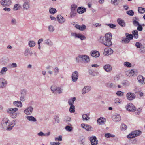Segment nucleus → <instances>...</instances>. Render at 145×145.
<instances>
[{
  "mask_svg": "<svg viewBox=\"0 0 145 145\" xmlns=\"http://www.w3.org/2000/svg\"><path fill=\"white\" fill-rule=\"evenodd\" d=\"M77 7V6L75 4H73L71 5V10L72 11H76V9Z\"/></svg>",
  "mask_w": 145,
  "mask_h": 145,
  "instance_id": "obj_43",
  "label": "nucleus"
},
{
  "mask_svg": "<svg viewBox=\"0 0 145 145\" xmlns=\"http://www.w3.org/2000/svg\"><path fill=\"white\" fill-rule=\"evenodd\" d=\"M65 129L67 131L69 132H71L73 128L71 126L67 125L65 127Z\"/></svg>",
  "mask_w": 145,
  "mask_h": 145,
  "instance_id": "obj_42",
  "label": "nucleus"
},
{
  "mask_svg": "<svg viewBox=\"0 0 145 145\" xmlns=\"http://www.w3.org/2000/svg\"><path fill=\"white\" fill-rule=\"evenodd\" d=\"M25 118L27 120L31 122H35L37 121L36 119L33 116L26 115L25 116Z\"/></svg>",
  "mask_w": 145,
  "mask_h": 145,
  "instance_id": "obj_23",
  "label": "nucleus"
},
{
  "mask_svg": "<svg viewBox=\"0 0 145 145\" xmlns=\"http://www.w3.org/2000/svg\"><path fill=\"white\" fill-rule=\"evenodd\" d=\"M69 110L70 113H74L75 112L74 106V105H70Z\"/></svg>",
  "mask_w": 145,
  "mask_h": 145,
  "instance_id": "obj_38",
  "label": "nucleus"
},
{
  "mask_svg": "<svg viewBox=\"0 0 145 145\" xmlns=\"http://www.w3.org/2000/svg\"><path fill=\"white\" fill-rule=\"evenodd\" d=\"M50 13L52 14H54L57 12L56 9L54 8H51L49 9Z\"/></svg>",
  "mask_w": 145,
  "mask_h": 145,
  "instance_id": "obj_37",
  "label": "nucleus"
},
{
  "mask_svg": "<svg viewBox=\"0 0 145 145\" xmlns=\"http://www.w3.org/2000/svg\"><path fill=\"white\" fill-rule=\"evenodd\" d=\"M76 13V11H71L70 15L71 17H74L75 16Z\"/></svg>",
  "mask_w": 145,
  "mask_h": 145,
  "instance_id": "obj_55",
  "label": "nucleus"
},
{
  "mask_svg": "<svg viewBox=\"0 0 145 145\" xmlns=\"http://www.w3.org/2000/svg\"><path fill=\"white\" fill-rule=\"evenodd\" d=\"M86 11V8L82 7H78L77 9V12L79 14H82Z\"/></svg>",
  "mask_w": 145,
  "mask_h": 145,
  "instance_id": "obj_24",
  "label": "nucleus"
},
{
  "mask_svg": "<svg viewBox=\"0 0 145 145\" xmlns=\"http://www.w3.org/2000/svg\"><path fill=\"white\" fill-rule=\"evenodd\" d=\"M126 97L127 99L129 100H132L135 97V95L133 93L129 92L126 94Z\"/></svg>",
  "mask_w": 145,
  "mask_h": 145,
  "instance_id": "obj_14",
  "label": "nucleus"
},
{
  "mask_svg": "<svg viewBox=\"0 0 145 145\" xmlns=\"http://www.w3.org/2000/svg\"><path fill=\"white\" fill-rule=\"evenodd\" d=\"M29 51V50L28 48H27L25 50L24 53V56H28Z\"/></svg>",
  "mask_w": 145,
  "mask_h": 145,
  "instance_id": "obj_59",
  "label": "nucleus"
},
{
  "mask_svg": "<svg viewBox=\"0 0 145 145\" xmlns=\"http://www.w3.org/2000/svg\"><path fill=\"white\" fill-rule=\"evenodd\" d=\"M57 20L60 24L63 23L65 21V19L60 15H58L57 17Z\"/></svg>",
  "mask_w": 145,
  "mask_h": 145,
  "instance_id": "obj_18",
  "label": "nucleus"
},
{
  "mask_svg": "<svg viewBox=\"0 0 145 145\" xmlns=\"http://www.w3.org/2000/svg\"><path fill=\"white\" fill-rule=\"evenodd\" d=\"M140 51L141 53L145 52V45L142 46L141 48L140 49Z\"/></svg>",
  "mask_w": 145,
  "mask_h": 145,
  "instance_id": "obj_57",
  "label": "nucleus"
},
{
  "mask_svg": "<svg viewBox=\"0 0 145 145\" xmlns=\"http://www.w3.org/2000/svg\"><path fill=\"white\" fill-rule=\"evenodd\" d=\"M105 40L107 42H105L103 41L105 39L103 37H100L99 40L100 42L107 46H111L112 44V42L111 41V39L112 38V35L111 33H106L105 35Z\"/></svg>",
  "mask_w": 145,
  "mask_h": 145,
  "instance_id": "obj_1",
  "label": "nucleus"
},
{
  "mask_svg": "<svg viewBox=\"0 0 145 145\" xmlns=\"http://www.w3.org/2000/svg\"><path fill=\"white\" fill-rule=\"evenodd\" d=\"M18 110V108H10L7 110V112L9 114L10 116L12 118L14 119L17 116V114L15 112L17 111Z\"/></svg>",
  "mask_w": 145,
  "mask_h": 145,
  "instance_id": "obj_2",
  "label": "nucleus"
},
{
  "mask_svg": "<svg viewBox=\"0 0 145 145\" xmlns=\"http://www.w3.org/2000/svg\"><path fill=\"white\" fill-rule=\"evenodd\" d=\"M75 27L77 29L81 31L84 30L86 28V26L84 25H82L81 26L78 25H76Z\"/></svg>",
  "mask_w": 145,
  "mask_h": 145,
  "instance_id": "obj_28",
  "label": "nucleus"
},
{
  "mask_svg": "<svg viewBox=\"0 0 145 145\" xmlns=\"http://www.w3.org/2000/svg\"><path fill=\"white\" fill-rule=\"evenodd\" d=\"M127 127L126 125L123 123L122 124L121 126V130L124 131L126 129Z\"/></svg>",
  "mask_w": 145,
  "mask_h": 145,
  "instance_id": "obj_51",
  "label": "nucleus"
},
{
  "mask_svg": "<svg viewBox=\"0 0 145 145\" xmlns=\"http://www.w3.org/2000/svg\"><path fill=\"white\" fill-rule=\"evenodd\" d=\"M90 119V118L86 114H83L82 115V120L87 121Z\"/></svg>",
  "mask_w": 145,
  "mask_h": 145,
  "instance_id": "obj_39",
  "label": "nucleus"
},
{
  "mask_svg": "<svg viewBox=\"0 0 145 145\" xmlns=\"http://www.w3.org/2000/svg\"><path fill=\"white\" fill-rule=\"evenodd\" d=\"M112 119L114 121L117 122L120 121L121 118L119 115H114L112 116Z\"/></svg>",
  "mask_w": 145,
  "mask_h": 145,
  "instance_id": "obj_19",
  "label": "nucleus"
},
{
  "mask_svg": "<svg viewBox=\"0 0 145 145\" xmlns=\"http://www.w3.org/2000/svg\"><path fill=\"white\" fill-rule=\"evenodd\" d=\"M53 70L54 75L55 76L57 75L59 73V69L57 67H55L53 69Z\"/></svg>",
  "mask_w": 145,
  "mask_h": 145,
  "instance_id": "obj_36",
  "label": "nucleus"
},
{
  "mask_svg": "<svg viewBox=\"0 0 145 145\" xmlns=\"http://www.w3.org/2000/svg\"><path fill=\"white\" fill-rule=\"evenodd\" d=\"M120 3V0H111V3L114 6L118 5Z\"/></svg>",
  "mask_w": 145,
  "mask_h": 145,
  "instance_id": "obj_31",
  "label": "nucleus"
},
{
  "mask_svg": "<svg viewBox=\"0 0 145 145\" xmlns=\"http://www.w3.org/2000/svg\"><path fill=\"white\" fill-rule=\"evenodd\" d=\"M124 65L128 67H130L131 66V64L129 62H124L123 64Z\"/></svg>",
  "mask_w": 145,
  "mask_h": 145,
  "instance_id": "obj_50",
  "label": "nucleus"
},
{
  "mask_svg": "<svg viewBox=\"0 0 145 145\" xmlns=\"http://www.w3.org/2000/svg\"><path fill=\"white\" fill-rule=\"evenodd\" d=\"M91 56L93 57H97L100 56V54L99 52L97 51H92L91 52Z\"/></svg>",
  "mask_w": 145,
  "mask_h": 145,
  "instance_id": "obj_22",
  "label": "nucleus"
},
{
  "mask_svg": "<svg viewBox=\"0 0 145 145\" xmlns=\"http://www.w3.org/2000/svg\"><path fill=\"white\" fill-rule=\"evenodd\" d=\"M8 71V69L6 67H3L2 69L0 71V75H5Z\"/></svg>",
  "mask_w": 145,
  "mask_h": 145,
  "instance_id": "obj_27",
  "label": "nucleus"
},
{
  "mask_svg": "<svg viewBox=\"0 0 145 145\" xmlns=\"http://www.w3.org/2000/svg\"><path fill=\"white\" fill-rule=\"evenodd\" d=\"M132 33L133 34V37L137 39L138 37V32L137 30H134L133 31Z\"/></svg>",
  "mask_w": 145,
  "mask_h": 145,
  "instance_id": "obj_32",
  "label": "nucleus"
},
{
  "mask_svg": "<svg viewBox=\"0 0 145 145\" xmlns=\"http://www.w3.org/2000/svg\"><path fill=\"white\" fill-rule=\"evenodd\" d=\"M105 121L106 120L105 118L100 117L98 119L97 121L99 124L102 125L103 124Z\"/></svg>",
  "mask_w": 145,
  "mask_h": 145,
  "instance_id": "obj_29",
  "label": "nucleus"
},
{
  "mask_svg": "<svg viewBox=\"0 0 145 145\" xmlns=\"http://www.w3.org/2000/svg\"><path fill=\"white\" fill-rule=\"evenodd\" d=\"M55 141H61L62 140V136L60 135L57 137H55Z\"/></svg>",
  "mask_w": 145,
  "mask_h": 145,
  "instance_id": "obj_63",
  "label": "nucleus"
},
{
  "mask_svg": "<svg viewBox=\"0 0 145 145\" xmlns=\"http://www.w3.org/2000/svg\"><path fill=\"white\" fill-rule=\"evenodd\" d=\"M127 13L130 16H133L134 14V12L133 11L130 10L127 12Z\"/></svg>",
  "mask_w": 145,
  "mask_h": 145,
  "instance_id": "obj_60",
  "label": "nucleus"
},
{
  "mask_svg": "<svg viewBox=\"0 0 145 145\" xmlns=\"http://www.w3.org/2000/svg\"><path fill=\"white\" fill-rule=\"evenodd\" d=\"M78 72L77 71H75L72 72L71 78L73 82H75L77 81L78 79Z\"/></svg>",
  "mask_w": 145,
  "mask_h": 145,
  "instance_id": "obj_6",
  "label": "nucleus"
},
{
  "mask_svg": "<svg viewBox=\"0 0 145 145\" xmlns=\"http://www.w3.org/2000/svg\"><path fill=\"white\" fill-rule=\"evenodd\" d=\"M105 137L108 138L110 137H115V135H111L110 133H106L105 134Z\"/></svg>",
  "mask_w": 145,
  "mask_h": 145,
  "instance_id": "obj_52",
  "label": "nucleus"
},
{
  "mask_svg": "<svg viewBox=\"0 0 145 145\" xmlns=\"http://www.w3.org/2000/svg\"><path fill=\"white\" fill-rule=\"evenodd\" d=\"M10 0H2L0 1L1 5L3 7L8 6L11 4Z\"/></svg>",
  "mask_w": 145,
  "mask_h": 145,
  "instance_id": "obj_7",
  "label": "nucleus"
},
{
  "mask_svg": "<svg viewBox=\"0 0 145 145\" xmlns=\"http://www.w3.org/2000/svg\"><path fill=\"white\" fill-rule=\"evenodd\" d=\"M21 7L20 5L18 4H15L14 5V7L13 8V10H16L19 9Z\"/></svg>",
  "mask_w": 145,
  "mask_h": 145,
  "instance_id": "obj_45",
  "label": "nucleus"
},
{
  "mask_svg": "<svg viewBox=\"0 0 145 145\" xmlns=\"http://www.w3.org/2000/svg\"><path fill=\"white\" fill-rule=\"evenodd\" d=\"M121 42L123 43H128L129 42V39L126 37L121 40Z\"/></svg>",
  "mask_w": 145,
  "mask_h": 145,
  "instance_id": "obj_46",
  "label": "nucleus"
},
{
  "mask_svg": "<svg viewBox=\"0 0 145 145\" xmlns=\"http://www.w3.org/2000/svg\"><path fill=\"white\" fill-rule=\"evenodd\" d=\"M57 88V86L54 85L51 86V89L53 93H55V92H56Z\"/></svg>",
  "mask_w": 145,
  "mask_h": 145,
  "instance_id": "obj_49",
  "label": "nucleus"
},
{
  "mask_svg": "<svg viewBox=\"0 0 145 145\" xmlns=\"http://www.w3.org/2000/svg\"><path fill=\"white\" fill-rule=\"evenodd\" d=\"M48 31L51 32H53L55 30V28L54 26L52 25H49L48 27Z\"/></svg>",
  "mask_w": 145,
  "mask_h": 145,
  "instance_id": "obj_44",
  "label": "nucleus"
},
{
  "mask_svg": "<svg viewBox=\"0 0 145 145\" xmlns=\"http://www.w3.org/2000/svg\"><path fill=\"white\" fill-rule=\"evenodd\" d=\"M138 12L140 14H143L145 12V8L141 7H138Z\"/></svg>",
  "mask_w": 145,
  "mask_h": 145,
  "instance_id": "obj_41",
  "label": "nucleus"
},
{
  "mask_svg": "<svg viewBox=\"0 0 145 145\" xmlns=\"http://www.w3.org/2000/svg\"><path fill=\"white\" fill-rule=\"evenodd\" d=\"M36 44L35 42L33 40H30L28 42V45L30 48L34 47Z\"/></svg>",
  "mask_w": 145,
  "mask_h": 145,
  "instance_id": "obj_34",
  "label": "nucleus"
},
{
  "mask_svg": "<svg viewBox=\"0 0 145 145\" xmlns=\"http://www.w3.org/2000/svg\"><path fill=\"white\" fill-rule=\"evenodd\" d=\"M91 89V88L89 86H85L82 89V93L83 94H84L89 92Z\"/></svg>",
  "mask_w": 145,
  "mask_h": 145,
  "instance_id": "obj_12",
  "label": "nucleus"
},
{
  "mask_svg": "<svg viewBox=\"0 0 145 145\" xmlns=\"http://www.w3.org/2000/svg\"><path fill=\"white\" fill-rule=\"evenodd\" d=\"M90 140L91 145H97V144L98 141L95 136L91 137Z\"/></svg>",
  "mask_w": 145,
  "mask_h": 145,
  "instance_id": "obj_16",
  "label": "nucleus"
},
{
  "mask_svg": "<svg viewBox=\"0 0 145 145\" xmlns=\"http://www.w3.org/2000/svg\"><path fill=\"white\" fill-rule=\"evenodd\" d=\"M14 105L17 107H22V104L21 102L20 101H14L13 102Z\"/></svg>",
  "mask_w": 145,
  "mask_h": 145,
  "instance_id": "obj_25",
  "label": "nucleus"
},
{
  "mask_svg": "<svg viewBox=\"0 0 145 145\" xmlns=\"http://www.w3.org/2000/svg\"><path fill=\"white\" fill-rule=\"evenodd\" d=\"M54 119L56 122L59 123V118L58 116H55L54 118Z\"/></svg>",
  "mask_w": 145,
  "mask_h": 145,
  "instance_id": "obj_62",
  "label": "nucleus"
},
{
  "mask_svg": "<svg viewBox=\"0 0 145 145\" xmlns=\"http://www.w3.org/2000/svg\"><path fill=\"white\" fill-rule=\"evenodd\" d=\"M11 24L13 25H15L17 24V21L15 18H12L11 20Z\"/></svg>",
  "mask_w": 145,
  "mask_h": 145,
  "instance_id": "obj_56",
  "label": "nucleus"
},
{
  "mask_svg": "<svg viewBox=\"0 0 145 145\" xmlns=\"http://www.w3.org/2000/svg\"><path fill=\"white\" fill-rule=\"evenodd\" d=\"M103 69L106 72H110L112 70L111 66L109 64H106L104 65L103 66Z\"/></svg>",
  "mask_w": 145,
  "mask_h": 145,
  "instance_id": "obj_15",
  "label": "nucleus"
},
{
  "mask_svg": "<svg viewBox=\"0 0 145 145\" xmlns=\"http://www.w3.org/2000/svg\"><path fill=\"white\" fill-rule=\"evenodd\" d=\"M106 87L108 88H112L115 87V85L113 83L110 82L106 83Z\"/></svg>",
  "mask_w": 145,
  "mask_h": 145,
  "instance_id": "obj_33",
  "label": "nucleus"
},
{
  "mask_svg": "<svg viewBox=\"0 0 145 145\" xmlns=\"http://www.w3.org/2000/svg\"><path fill=\"white\" fill-rule=\"evenodd\" d=\"M127 38H129L130 40H131L133 38V35L131 34H129L127 33H126L125 34Z\"/></svg>",
  "mask_w": 145,
  "mask_h": 145,
  "instance_id": "obj_54",
  "label": "nucleus"
},
{
  "mask_svg": "<svg viewBox=\"0 0 145 145\" xmlns=\"http://www.w3.org/2000/svg\"><path fill=\"white\" fill-rule=\"evenodd\" d=\"M16 120H14L11 122V123H9V126H8L6 129L7 130L10 131L12 129L13 127L15 125Z\"/></svg>",
  "mask_w": 145,
  "mask_h": 145,
  "instance_id": "obj_20",
  "label": "nucleus"
},
{
  "mask_svg": "<svg viewBox=\"0 0 145 145\" xmlns=\"http://www.w3.org/2000/svg\"><path fill=\"white\" fill-rule=\"evenodd\" d=\"M135 74V71L133 70L132 69L128 71L126 73V74L129 77L132 76L134 75Z\"/></svg>",
  "mask_w": 145,
  "mask_h": 145,
  "instance_id": "obj_26",
  "label": "nucleus"
},
{
  "mask_svg": "<svg viewBox=\"0 0 145 145\" xmlns=\"http://www.w3.org/2000/svg\"><path fill=\"white\" fill-rule=\"evenodd\" d=\"M78 57L81 59L84 62L88 63L90 61L89 56L87 55H79Z\"/></svg>",
  "mask_w": 145,
  "mask_h": 145,
  "instance_id": "obj_5",
  "label": "nucleus"
},
{
  "mask_svg": "<svg viewBox=\"0 0 145 145\" xmlns=\"http://www.w3.org/2000/svg\"><path fill=\"white\" fill-rule=\"evenodd\" d=\"M27 93V91L25 89H22L21 91V95L25 96Z\"/></svg>",
  "mask_w": 145,
  "mask_h": 145,
  "instance_id": "obj_58",
  "label": "nucleus"
},
{
  "mask_svg": "<svg viewBox=\"0 0 145 145\" xmlns=\"http://www.w3.org/2000/svg\"><path fill=\"white\" fill-rule=\"evenodd\" d=\"M33 110V108L31 106H30L27 108L24 111V113L26 115H31Z\"/></svg>",
  "mask_w": 145,
  "mask_h": 145,
  "instance_id": "obj_10",
  "label": "nucleus"
},
{
  "mask_svg": "<svg viewBox=\"0 0 145 145\" xmlns=\"http://www.w3.org/2000/svg\"><path fill=\"white\" fill-rule=\"evenodd\" d=\"M117 21L120 26L122 27H125V26L126 24L125 21L121 19L120 18H118Z\"/></svg>",
  "mask_w": 145,
  "mask_h": 145,
  "instance_id": "obj_21",
  "label": "nucleus"
},
{
  "mask_svg": "<svg viewBox=\"0 0 145 145\" xmlns=\"http://www.w3.org/2000/svg\"><path fill=\"white\" fill-rule=\"evenodd\" d=\"M9 120L6 118H4L3 119L1 122L2 125L4 127H6V129L8 126H9Z\"/></svg>",
  "mask_w": 145,
  "mask_h": 145,
  "instance_id": "obj_11",
  "label": "nucleus"
},
{
  "mask_svg": "<svg viewBox=\"0 0 145 145\" xmlns=\"http://www.w3.org/2000/svg\"><path fill=\"white\" fill-rule=\"evenodd\" d=\"M137 80L142 85L145 84V78L141 75L138 76Z\"/></svg>",
  "mask_w": 145,
  "mask_h": 145,
  "instance_id": "obj_17",
  "label": "nucleus"
},
{
  "mask_svg": "<svg viewBox=\"0 0 145 145\" xmlns=\"http://www.w3.org/2000/svg\"><path fill=\"white\" fill-rule=\"evenodd\" d=\"M7 84V81L3 78H0V88H5Z\"/></svg>",
  "mask_w": 145,
  "mask_h": 145,
  "instance_id": "obj_9",
  "label": "nucleus"
},
{
  "mask_svg": "<svg viewBox=\"0 0 145 145\" xmlns=\"http://www.w3.org/2000/svg\"><path fill=\"white\" fill-rule=\"evenodd\" d=\"M76 99L75 97L71 98L69 99L68 101V104L70 105H74V102L76 100Z\"/></svg>",
  "mask_w": 145,
  "mask_h": 145,
  "instance_id": "obj_30",
  "label": "nucleus"
},
{
  "mask_svg": "<svg viewBox=\"0 0 145 145\" xmlns=\"http://www.w3.org/2000/svg\"><path fill=\"white\" fill-rule=\"evenodd\" d=\"M62 93V89H61L59 87H57L56 89V92H55V94H60Z\"/></svg>",
  "mask_w": 145,
  "mask_h": 145,
  "instance_id": "obj_48",
  "label": "nucleus"
},
{
  "mask_svg": "<svg viewBox=\"0 0 145 145\" xmlns=\"http://www.w3.org/2000/svg\"><path fill=\"white\" fill-rule=\"evenodd\" d=\"M17 67V65L15 63H13L12 64H10L9 65V67L10 68H15Z\"/></svg>",
  "mask_w": 145,
  "mask_h": 145,
  "instance_id": "obj_61",
  "label": "nucleus"
},
{
  "mask_svg": "<svg viewBox=\"0 0 145 145\" xmlns=\"http://www.w3.org/2000/svg\"><path fill=\"white\" fill-rule=\"evenodd\" d=\"M77 38L80 39L82 40L86 39V37L84 35L80 34H78Z\"/></svg>",
  "mask_w": 145,
  "mask_h": 145,
  "instance_id": "obj_40",
  "label": "nucleus"
},
{
  "mask_svg": "<svg viewBox=\"0 0 145 145\" xmlns=\"http://www.w3.org/2000/svg\"><path fill=\"white\" fill-rule=\"evenodd\" d=\"M50 144V145H59L60 144L59 142H51Z\"/></svg>",
  "mask_w": 145,
  "mask_h": 145,
  "instance_id": "obj_64",
  "label": "nucleus"
},
{
  "mask_svg": "<svg viewBox=\"0 0 145 145\" xmlns=\"http://www.w3.org/2000/svg\"><path fill=\"white\" fill-rule=\"evenodd\" d=\"M45 43L49 46H52L53 45L52 43L49 39H47L45 40Z\"/></svg>",
  "mask_w": 145,
  "mask_h": 145,
  "instance_id": "obj_47",
  "label": "nucleus"
},
{
  "mask_svg": "<svg viewBox=\"0 0 145 145\" xmlns=\"http://www.w3.org/2000/svg\"><path fill=\"white\" fill-rule=\"evenodd\" d=\"M114 102L116 105H118L121 103L122 100L119 98H116L114 99Z\"/></svg>",
  "mask_w": 145,
  "mask_h": 145,
  "instance_id": "obj_35",
  "label": "nucleus"
},
{
  "mask_svg": "<svg viewBox=\"0 0 145 145\" xmlns=\"http://www.w3.org/2000/svg\"><path fill=\"white\" fill-rule=\"evenodd\" d=\"M126 109L129 111H134L136 110V108L134 105L131 103H129L126 105L125 107Z\"/></svg>",
  "mask_w": 145,
  "mask_h": 145,
  "instance_id": "obj_4",
  "label": "nucleus"
},
{
  "mask_svg": "<svg viewBox=\"0 0 145 145\" xmlns=\"http://www.w3.org/2000/svg\"><path fill=\"white\" fill-rule=\"evenodd\" d=\"M142 133L140 130H136L131 132L127 136L128 138H131L135 137L140 135Z\"/></svg>",
  "mask_w": 145,
  "mask_h": 145,
  "instance_id": "obj_3",
  "label": "nucleus"
},
{
  "mask_svg": "<svg viewBox=\"0 0 145 145\" xmlns=\"http://www.w3.org/2000/svg\"><path fill=\"white\" fill-rule=\"evenodd\" d=\"M29 3H24L23 5V8L24 9H27L29 8Z\"/></svg>",
  "mask_w": 145,
  "mask_h": 145,
  "instance_id": "obj_53",
  "label": "nucleus"
},
{
  "mask_svg": "<svg viewBox=\"0 0 145 145\" xmlns=\"http://www.w3.org/2000/svg\"><path fill=\"white\" fill-rule=\"evenodd\" d=\"M113 52L112 50L110 48H108L104 49V54L105 55H111Z\"/></svg>",
  "mask_w": 145,
  "mask_h": 145,
  "instance_id": "obj_13",
  "label": "nucleus"
},
{
  "mask_svg": "<svg viewBox=\"0 0 145 145\" xmlns=\"http://www.w3.org/2000/svg\"><path fill=\"white\" fill-rule=\"evenodd\" d=\"M81 127L87 131H93V128L90 125L82 123L81 124Z\"/></svg>",
  "mask_w": 145,
  "mask_h": 145,
  "instance_id": "obj_8",
  "label": "nucleus"
}]
</instances>
